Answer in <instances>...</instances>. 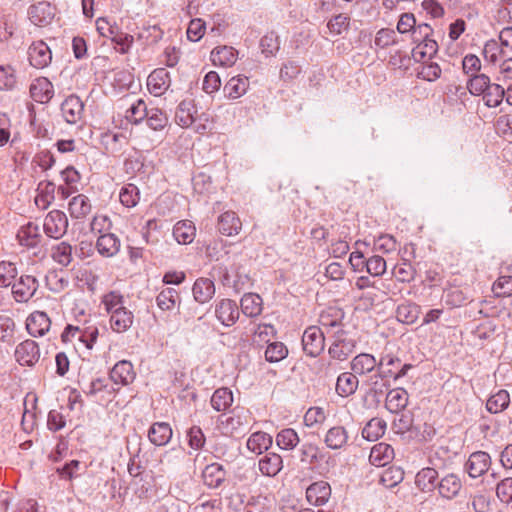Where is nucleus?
Instances as JSON below:
<instances>
[{
  "mask_svg": "<svg viewBox=\"0 0 512 512\" xmlns=\"http://www.w3.org/2000/svg\"><path fill=\"white\" fill-rule=\"evenodd\" d=\"M484 59L492 64L497 63L503 56H505V52L501 45L497 40L491 39L488 40L482 51Z\"/></svg>",
  "mask_w": 512,
  "mask_h": 512,
  "instance_id": "45",
  "label": "nucleus"
},
{
  "mask_svg": "<svg viewBox=\"0 0 512 512\" xmlns=\"http://www.w3.org/2000/svg\"><path fill=\"white\" fill-rule=\"evenodd\" d=\"M147 113L148 108L146 103L142 99H139L127 110L126 119L133 124H139L146 118Z\"/></svg>",
  "mask_w": 512,
  "mask_h": 512,
  "instance_id": "51",
  "label": "nucleus"
},
{
  "mask_svg": "<svg viewBox=\"0 0 512 512\" xmlns=\"http://www.w3.org/2000/svg\"><path fill=\"white\" fill-rule=\"evenodd\" d=\"M51 325L50 318L46 313L35 311L29 315L26 321V329L33 337H41L49 331Z\"/></svg>",
  "mask_w": 512,
  "mask_h": 512,
  "instance_id": "12",
  "label": "nucleus"
},
{
  "mask_svg": "<svg viewBox=\"0 0 512 512\" xmlns=\"http://www.w3.org/2000/svg\"><path fill=\"white\" fill-rule=\"evenodd\" d=\"M302 345L308 356H318L325 347L324 332L316 326L308 327L303 333Z\"/></svg>",
  "mask_w": 512,
  "mask_h": 512,
  "instance_id": "3",
  "label": "nucleus"
},
{
  "mask_svg": "<svg viewBox=\"0 0 512 512\" xmlns=\"http://www.w3.org/2000/svg\"><path fill=\"white\" fill-rule=\"evenodd\" d=\"M216 316L223 325H233L239 317V310L236 302L230 299L221 300L216 307Z\"/></svg>",
  "mask_w": 512,
  "mask_h": 512,
  "instance_id": "15",
  "label": "nucleus"
},
{
  "mask_svg": "<svg viewBox=\"0 0 512 512\" xmlns=\"http://www.w3.org/2000/svg\"><path fill=\"white\" fill-rule=\"evenodd\" d=\"M331 496V487L325 481L312 483L306 490L307 501L314 506H322Z\"/></svg>",
  "mask_w": 512,
  "mask_h": 512,
  "instance_id": "13",
  "label": "nucleus"
},
{
  "mask_svg": "<svg viewBox=\"0 0 512 512\" xmlns=\"http://www.w3.org/2000/svg\"><path fill=\"white\" fill-rule=\"evenodd\" d=\"M96 247L103 256H113L119 251L120 241L112 233H106L99 236Z\"/></svg>",
  "mask_w": 512,
  "mask_h": 512,
  "instance_id": "36",
  "label": "nucleus"
},
{
  "mask_svg": "<svg viewBox=\"0 0 512 512\" xmlns=\"http://www.w3.org/2000/svg\"><path fill=\"white\" fill-rule=\"evenodd\" d=\"M205 33V22L196 18L190 21L188 29H187V38L190 41L197 42L199 41Z\"/></svg>",
  "mask_w": 512,
  "mask_h": 512,
  "instance_id": "62",
  "label": "nucleus"
},
{
  "mask_svg": "<svg viewBox=\"0 0 512 512\" xmlns=\"http://www.w3.org/2000/svg\"><path fill=\"white\" fill-rule=\"evenodd\" d=\"M197 113L194 101L191 99L182 100L176 111V121L181 127H190L195 122Z\"/></svg>",
  "mask_w": 512,
  "mask_h": 512,
  "instance_id": "23",
  "label": "nucleus"
},
{
  "mask_svg": "<svg viewBox=\"0 0 512 512\" xmlns=\"http://www.w3.org/2000/svg\"><path fill=\"white\" fill-rule=\"evenodd\" d=\"M233 403L232 392L228 388L217 389L211 397V405L216 411H225Z\"/></svg>",
  "mask_w": 512,
  "mask_h": 512,
  "instance_id": "42",
  "label": "nucleus"
},
{
  "mask_svg": "<svg viewBox=\"0 0 512 512\" xmlns=\"http://www.w3.org/2000/svg\"><path fill=\"white\" fill-rule=\"evenodd\" d=\"M481 95L486 106L495 108L502 103L505 97V89L497 83H490L489 87Z\"/></svg>",
  "mask_w": 512,
  "mask_h": 512,
  "instance_id": "39",
  "label": "nucleus"
},
{
  "mask_svg": "<svg viewBox=\"0 0 512 512\" xmlns=\"http://www.w3.org/2000/svg\"><path fill=\"white\" fill-rule=\"evenodd\" d=\"M496 496L501 503H512V477H506L497 483Z\"/></svg>",
  "mask_w": 512,
  "mask_h": 512,
  "instance_id": "55",
  "label": "nucleus"
},
{
  "mask_svg": "<svg viewBox=\"0 0 512 512\" xmlns=\"http://www.w3.org/2000/svg\"><path fill=\"white\" fill-rule=\"evenodd\" d=\"M387 423L382 418H372L362 429V437L368 441H377L386 431Z\"/></svg>",
  "mask_w": 512,
  "mask_h": 512,
  "instance_id": "31",
  "label": "nucleus"
},
{
  "mask_svg": "<svg viewBox=\"0 0 512 512\" xmlns=\"http://www.w3.org/2000/svg\"><path fill=\"white\" fill-rule=\"evenodd\" d=\"M348 441V433L342 426H335L330 428L326 435L324 442L330 449H341Z\"/></svg>",
  "mask_w": 512,
  "mask_h": 512,
  "instance_id": "35",
  "label": "nucleus"
},
{
  "mask_svg": "<svg viewBox=\"0 0 512 512\" xmlns=\"http://www.w3.org/2000/svg\"><path fill=\"white\" fill-rule=\"evenodd\" d=\"M438 472L431 467L420 470L415 476L416 486L423 492H430L437 487Z\"/></svg>",
  "mask_w": 512,
  "mask_h": 512,
  "instance_id": "30",
  "label": "nucleus"
},
{
  "mask_svg": "<svg viewBox=\"0 0 512 512\" xmlns=\"http://www.w3.org/2000/svg\"><path fill=\"white\" fill-rule=\"evenodd\" d=\"M367 272L372 276H380L386 271V261L379 255H374L366 260Z\"/></svg>",
  "mask_w": 512,
  "mask_h": 512,
  "instance_id": "60",
  "label": "nucleus"
},
{
  "mask_svg": "<svg viewBox=\"0 0 512 512\" xmlns=\"http://www.w3.org/2000/svg\"><path fill=\"white\" fill-rule=\"evenodd\" d=\"M120 202L128 207H135L140 200V192L136 185L127 184L123 186L119 193Z\"/></svg>",
  "mask_w": 512,
  "mask_h": 512,
  "instance_id": "43",
  "label": "nucleus"
},
{
  "mask_svg": "<svg viewBox=\"0 0 512 512\" xmlns=\"http://www.w3.org/2000/svg\"><path fill=\"white\" fill-rule=\"evenodd\" d=\"M39 357V347L33 340H26L16 347L15 358L20 365L32 366L38 362Z\"/></svg>",
  "mask_w": 512,
  "mask_h": 512,
  "instance_id": "10",
  "label": "nucleus"
},
{
  "mask_svg": "<svg viewBox=\"0 0 512 512\" xmlns=\"http://www.w3.org/2000/svg\"><path fill=\"white\" fill-rule=\"evenodd\" d=\"M263 300L260 295L249 292L241 298L242 312L249 317H256L262 312Z\"/></svg>",
  "mask_w": 512,
  "mask_h": 512,
  "instance_id": "33",
  "label": "nucleus"
},
{
  "mask_svg": "<svg viewBox=\"0 0 512 512\" xmlns=\"http://www.w3.org/2000/svg\"><path fill=\"white\" fill-rule=\"evenodd\" d=\"M326 419L325 412L320 407H311L304 415V423L307 427L322 424Z\"/></svg>",
  "mask_w": 512,
  "mask_h": 512,
  "instance_id": "63",
  "label": "nucleus"
},
{
  "mask_svg": "<svg viewBox=\"0 0 512 512\" xmlns=\"http://www.w3.org/2000/svg\"><path fill=\"white\" fill-rule=\"evenodd\" d=\"M249 412L244 409H234L232 415L223 414L219 417L221 429L226 434H232L242 426L248 425Z\"/></svg>",
  "mask_w": 512,
  "mask_h": 512,
  "instance_id": "7",
  "label": "nucleus"
},
{
  "mask_svg": "<svg viewBox=\"0 0 512 512\" xmlns=\"http://www.w3.org/2000/svg\"><path fill=\"white\" fill-rule=\"evenodd\" d=\"M510 403V395L506 390H499L490 396L486 402V409L493 414L504 411Z\"/></svg>",
  "mask_w": 512,
  "mask_h": 512,
  "instance_id": "38",
  "label": "nucleus"
},
{
  "mask_svg": "<svg viewBox=\"0 0 512 512\" xmlns=\"http://www.w3.org/2000/svg\"><path fill=\"white\" fill-rule=\"evenodd\" d=\"M84 104L76 95L68 96L61 104V112L68 124H76L82 119Z\"/></svg>",
  "mask_w": 512,
  "mask_h": 512,
  "instance_id": "9",
  "label": "nucleus"
},
{
  "mask_svg": "<svg viewBox=\"0 0 512 512\" xmlns=\"http://www.w3.org/2000/svg\"><path fill=\"white\" fill-rule=\"evenodd\" d=\"M171 84L169 72L165 68H157L150 73L147 79V87L155 96L163 95Z\"/></svg>",
  "mask_w": 512,
  "mask_h": 512,
  "instance_id": "8",
  "label": "nucleus"
},
{
  "mask_svg": "<svg viewBox=\"0 0 512 512\" xmlns=\"http://www.w3.org/2000/svg\"><path fill=\"white\" fill-rule=\"evenodd\" d=\"M91 203L84 194L74 196L69 202L68 210L72 218L82 219L91 212Z\"/></svg>",
  "mask_w": 512,
  "mask_h": 512,
  "instance_id": "29",
  "label": "nucleus"
},
{
  "mask_svg": "<svg viewBox=\"0 0 512 512\" xmlns=\"http://www.w3.org/2000/svg\"><path fill=\"white\" fill-rule=\"evenodd\" d=\"M491 83L490 78L483 73H478L470 76L467 82V88L472 95L480 96L485 92Z\"/></svg>",
  "mask_w": 512,
  "mask_h": 512,
  "instance_id": "46",
  "label": "nucleus"
},
{
  "mask_svg": "<svg viewBox=\"0 0 512 512\" xmlns=\"http://www.w3.org/2000/svg\"><path fill=\"white\" fill-rule=\"evenodd\" d=\"M462 488V482L455 474H448L437 484V489L441 497L451 500L458 496Z\"/></svg>",
  "mask_w": 512,
  "mask_h": 512,
  "instance_id": "17",
  "label": "nucleus"
},
{
  "mask_svg": "<svg viewBox=\"0 0 512 512\" xmlns=\"http://www.w3.org/2000/svg\"><path fill=\"white\" fill-rule=\"evenodd\" d=\"M135 371L130 361L121 360L117 362L110 371V379L115 384L128 385L135 379Z\"/></svg>",
  "mask_w": 512,
  "mask_h": 512,
  "instance_id": "14",
  "label": "nucleus"
},
{
  "mask_svg": "<svg viewBox=\"0 0 512 512\" xmlns=\"http://www.w3.org/2000/svg\"><path fill=\"white\" fill-rule=\"evenodd\" d=\"M147 125L155 131L164 129L168 124V116L158 108L148 109L146 116Z\"/></svg>",
  "mask_w": 512,
  "mask_h": 512,
  "instance_id": "44",
  "label": "nucleus"
},
{
  "mask_svg": "<svg viewBox=\"0 0 512 512\" xmlns=\"http://www.w3.org/2000/svg\"><path fill=\"white\" fill-rule=\"evenodd\" d=\"M396 317L402 323L412 324L419 317V307L415 304H401L397 307Z\"/></svg>",
  "mask_w": 512,
  "mask_h": 512,
  "instance_id": "47",
  "label": "nucleus"
},
{
  "mask_svg": "<svg viewBox=\"0 0 512 512\" xmlns=\"http://www.w3.org/2000/svg\"><path fill=\"white\" fill-rule=\"evenodd\" d=\"M272 444V437L265 432H255L247 440V448L255 453L262 454Z\"/></svg>",
  "mask_w": 512,
  "mask_h": 512,
  "instance_id": "37",
  "label": "nucleus"
},
{
  "mask_svg": "<svg viewBox=\"0 0 512 512\" xmlns=\"http://www.w3.org/2000/svg\"><path fill=\"white\" fill-rule=\"evenodd\" d=\"M374 43L376 47L381 49L395 45L397 43L395 31L389 28L380 29L376 34Z\"/></svg>",
  "mask_w": 512,
  "mask_h": 512,
  "instance_id": "56",
  "label": "nucleus"
},
{
  "mask_svg": "<svg viewBox=\"0 0 512 512\" xmlns=\"http://www.w3.org/2000/svg\"><path fill=\"white\" fill-rule=\"evenodd\" d=\"M30 95L38 103H48L54 96V86L45 77L37 78L30 85Z\"/></svg>",
  "mask_w": 512,
  "mask_h": 512,
  "instance_id": "11",
  "label": "nucleus"
},
{
  "mask_svg": "<svg viewBox=\"0 0 512 512\" xmlns=\"http://www.w3.org/2000/svg\"><path fill=\"white\" fill-rule=\"evenodd\" d=\"M67 228L68 218L60 210H52L44 218L43 230L50 238L60 239L66 233Z\"/></svg>",
  "mask_w": 512,
  "mask_h": 512,
  "instance_id": "2",
  "label": "nucleus"
},
{
  "mask_svg": "<svg viewBox=\"0 0 512 512\" xmlns=\"http://www.w3.org/2000/svg\"><path fill=\"white\" fill-rule=\"evenodd\" d=\"M397 249L396 239L389 234L380 235L374 240V250L382 253H390Z\"/></svg>",
  "mask_w": 512,
  "mask_h": 512,
  "instance_id": "57",
  "label": "nucleus"
},
{
  "mask_svg": "<svg viewBox=\"0 0 512 512\" xmlns=\"http://www.w3.org/2000/svg\"><path fill=\"white\" fill-rule=\"evenodd\" d=\"M404 479V471L399 467H389L381 475V483L392 488L402 482Z\"/></svg>",
  "mask_w": 512,
  "mask_h": 512,
  "instance_id": "53",
  "label": "nucleus"
},
{
  "mask_svg": "<svg viewBox=\"0 0 512 512\" xmlns=\"http://www.w3.org/2000/svg\"><path fill=\"white\" fill-rule=\"evenodd\" d=\"M157 304L162 310H169L179 300L177 290H161L157 296Z\"/></svg>",
  "mask_w": 512,
  "mask_h": 512,
  "instance_id": "58",
  "label": "nucleus"
},
{
  "mask_svg": "<svg viewBox=\"0 0 512 512\" xmlns=\"http://www.w3.org/2000/svg\"><path fill=\"white\" fill-rule=\"evenodd\" d=\"M56 9L47 1H40L29 7L28 15L31 22L36 26H47L55 17Z\"/></svg>",
  "mask_w": 512,
  "mask_h": 512,
  "instance_id": "4",
  "label": "nucleus"
},
{
  "mask_svg": "<svg viewBox=\"0 0 512 512\" xmlns=\"http://www.w3.org/2000/svg\"><path fill=\"white\" fill-rule=\"evenodd\" d=\"M133 323V315L125 307L113 310L110 317V325L117 333L125 332Z\"/></svg>",
  "mask_w": 512,
  "mask_h": 512,
  "instance_id": "27",
  "label": "nucleus"
},
{
  "mask_svg": "<svg viewBox=\"0 0 512 512\" xmlns=\"http://www.w3.org/2000/svg\"><path fill=\"white\" fill-rule=\"evenodd\" d=\"M394 458V449L387 443H378L370 451L369 461L372 465L382 467Z\"/></svg>",
  "mask_w": 512,
  "mask_h": 512,
  "instance_id": "21",
  "label": "nucleus"
},
{
  "mask_svg": "<svg viewBox=\"0 0 512 512\" xmlns=\"http://www.w3.org/2000/svg\"><path fill=\"white\" fill-rule=\"evenodd\" d=\"M299 441L297 432L292 428H285L276 435V444L282 450L294 449Z\"/></svg>",
  "mask_w": 512,
  "mask_h": 512,
  "instance_id": "41",
  "label": "nucleus"
},
{
  "mask_svg": "<svg viewBox=\"0 0 512 512\" xmlns=\"http://www.w3.org/2000/svg\"><path fill=\"white\" fill-rule=\"evenodd\" d=\"M242 223L233 211H226L219 216L218 230L226 236H233L239 233Z\"/></svg>",
  "mask_w": 512,
  "mask_h": 512,
  "instance_id": "20",
  "label": "nucleus"
},
{
  "mask_svg": "<svg viewBox=\"0 0 512 512\" xmlns=\"http://www.w3.org/2000/svg\"><path fill=\"white\" fill-rule=\"evenodd\" d=\"M351 370L358 375L369 373L377 366L376 359L368 353H361L353 358L350 363Z\"/></svg>",
  "mask_w": 512,
  "mask_h": 512,
  "instance_id": "34",
  "label": "nucleus"
},
{
  "mask_svg": "<svg viewBox=\"0 0 512 512\" xmlns=\"http://www.w3.org/2000/svg\"><path fill=\"white\" fill-rule=\"evenodd\" d=\"M408 392L403 388H395L387 393L385 407L391 413L397 414L408 405Z\"/></svg>",
  "mask_w": 512,
  "mask_h": 512,
  "instance_id": "18",
  "label": "nucleus"
},
{
  "mask_svg": "<svg viewBox=\"0 0 512 512\" xmlns=\"http://www.w3.org/2000/svg\"><path fill=\"white\" fill-rule=\"evenodd\" d=\"M249 88V79L243 75H237L229 79L223 87L224 96L228 99H238L243 96Z\"/></svg>",
  "mask_w": 512,
  "mask_h": 512,
  "instance_id": "16",
  "label": "nucleus"
},
{
  "mask_svg": "<svg viewBox=\"0 0 512 512\" xmlns=\"http://www.w3.org/2000/svg\"><path fill=\"white\" fill-rule=\"evenodd\" d=\"M16 84L14 69L7 66H0V90H12Z\"/></svg>",
  "mask_w": 512,
  "mask_h": 512,
  "instance_id": "59",
  "label": "nucleus"
},
{
  "mask_svg": "<svg viewBox=\"0 0 512 512\" xmlns=\"http://www.w3.org/2000/svg\"><path fill=\"white\" fill-rule=\"evenodd\" d=\"M17 239L23 246L36 247L42 239L40 227L31 222L22 226L17 233Z\"/></svg>",
  "mask_w": 512,
  "mask_h": 512,
  "instance_id": "22",
  "label": "nucleus"
},
{
  "mask_svg": "<svg viewBox=\"0 0 512 512\" xmlns=\"http://www.w3.org/2000/svg\"><path fill=\"white\" fill-rule=\"evenodd\" d=\"M202 477L204 483L212 488H216L222 484L225 480V471L222 465L218 463H212L207 465L203 472Z\"/></svg>",
  "mask_w": 512,
  "mask_h": 512,
  "instance_id": "32",
  "label": "nucleus"
},
{
  "mask_svg": "<svg viewBox=\"0 0 512 512\" xmlns=\"http://www.w3.org/2000/svg\"><path fill=\"white\" fill-rule=\"evenodd\" d=\"M17 270L11 262H0V288H15L17 286Z\"/></svg>",
  "mask_w": 512,
  "mask_h": 512,
  "instance_id": "40",
  "label": "nucleus"
},
{
  "mask_svg": "<svg viewBox=\"0 0 512 512\" xmlns=\"http://www.w3.org/2000/svg\"><path fill=\"white\" fill-rule=\"evenodd\" d=\"M343 313L339 309L330 308L320 315V324L330 332L331 329L341 326Z\"/></svg>",
  "mask_w": 512,
  "mask_h": 512,
  "instance_id": "50",
  "label": "nucleus"
},
{
  "mask_svg": "<svg viewBox=\"0 0 512 512\" xmlns=\"http://www.w3.org/2000/svg\"><path fill=\"white\" fill-rule=\"evenodd\" d=\"M349 26L350 17L344 13L333 16L327 23V28L332 35L342 34L349 29Z\"/></svg>",
  "mask_w": 512,
  "mask_h": 512,
  "instance_id": "49",
  "label": "nucleus"
},
{
  "mask_svg": "<svg viewBox=\"0 0 512 512\" xmlns=\"http://www.w3.org/2000/svg\"><path fill=\"white\" fill-rule=\"evenodd\" d=\"M358 385L359 380L355 374L344 372L338 376L335 390L340 397H349L357 391Z\"/></svg>",
  "mask_w": 512,
  "mask_h": 512,
  "instance_id": "24",
  "label": "nucleus"
},
{
  "mask_svg": "<svg viewBox=\"0 0 512 512\" xmlns=\"http://www.w3.org/2000/svg\"><path fill=\"white\" fill-rule=\"evenodd\" d=\"M433 35L432 27L427 23L415 24L412 32L411 39L414 43H422L425 39Z\"/></svg>",
  "mask_w": 512,
  "mask_h": 512,
  "instance_id": "64",
  "label": "nucleus"
},
{
  "mask_svg": "<svg viewBox=\"0 0 512 512\" xmlns=\"http://www.w3.org/2000/svg\"><path fill=\"white\" fill-rule=\"evenodd\" d=\"M28 59L33 67L43 69L51 63L52 53L45 42L37 41L30 45Z\"/></svg>",
  "mask_w": 512,
  "mask_h": 512,
  "instance_id": "6",
  "label": "nucleus"
},
{
  "mask_svg": "<svg viewBox=\"0 0 512 512\" xmlns=\"http://www.w3.org/2000/svg\"><path fill=\"white\" fill-rule=\"evenodd\" d=\"M283 468V460L279 454L269 452L259 460V470L265 476L274 477Z\"/></svg>",
  "mask_w": 512,
  "mask_h": 512,
  "instance_id": "25",
  "label": "nucleus"
},
{
  "mask_svg": "<svg viewBox=\"0 0 512 512\" xmlns=\"http://www.w3.org/2000/svg\"><path fill=\"white\" fill-rule=\"evenodd\" d=\"M287 354L288 349L282 342H272L266 348L265 358L268 362L275 363L283 360Z\"/></svg>",
  "mask_w": 512,
  "mask_h": 512,
  "instance_id": "52",
  "label": "nucleus"
},
{
  "mask_svg": "<svg viewBox=\"0 0 512 512\" xmlns=\"http://www.w3.org/2000/svg\"><path fill=\"white\" fill-rule=\"evenodd\" d=\"M355 347V339L347 331L339 329L334 334V341L329 347L328 353L332 359L344 361L354 352Z\"/></svg>",
  "mask_w": 512,
  "mask_h": 512,
  "instance_id": "1",
  "label": "nucleus"
},
{
  "mask_svg": "<svg viewBox=\"0 0 512 512\" xmlns=\"http://www.w3.org/2000/svg\"><path fill=\"white\" fill-rule=\"evenodd\" d=\"M196 235V228L192 221L182 220L177 222L173 228V236L179 244L191 243Z\"/></svg>",
  "mask_w": 512,
  "mask_h": 512,
  "instance_id": "28",
  "label": "nucleus"
},
{
  "mask_svg": "<svg viewBox=\"0 0 512 512\" xmlns=\"http://www.w3.org/2000/svg\"><path fill=\"white\" fill-rule=\"evenodd\" d=\"M438 51V43L435 39L431 37L425 39L422 43L417 44L416 48L413 50L414 56L416 57L418 54L420 58H432Z\"/></svg>",
  "mask_w": 512,
  "mask_h": 512,
  "instance_id": "54",
  "label": "nucleus"
},
{
  "mask_svg": "<svg viewBox=\"0 0 512 512\" xmlns=\"http://www.w3.org/2000/svg\"><path fill=\"white\" fill-rule=\"evenodd\" d=\"M462 69L467 76L478 74L481 70V61L474 54H467L462 59Z\"/></svg>",
  "mask_w": 512,
  "mask_h": 512,
  "instance_id": "61",
  "label": "nucleus"
},
{
  "mask_svg": "<svg viewBox=\"0 0 512 512\" xmlns=\"http://www.w3.org/2000/svg\"><path fill=\"white\" fill-rule=\"evenodd\" d=\"M172 437V429L166 422L154 423L149 431L148 438L150 442L156 446L166 445Z\"/></svg>",
  "mask_w": 512,
  "mask_h": 512,
  "instance_id": "26",
  "label": "nucleus"
},
{
  "mask_svg": "<svg viewBox=\"0 0 512 512\" xmlns=\"http://www.w3.org/2000/svg\"><path fill=\"white\" fill-rule=\"evenodd\" d=\"M491 466V457L487 452H473L465 463V470L471 478L484 475Z\"/></svg>",
  "mask_w": 512,
  "mask_h": 512,
  "instance_id": "5",
  "label": "nucleus"
},
{
  "mask_svg": "<svg viewBox=\"0 0 512 512\" xmlns=\"http://www.w3.org/2000/svg\"><path fill=\"white\" fill-rule=\"evenodd\" d=\"M238 59V51L231 46L216 47L211 52V60L215 66L231 67Z\"/></svg>",
  "mask_w": 512,
  "mask_h": 512,
  "instance_id": "19",
  "label": "nucleus"
},
{
  "mask_svg": "<svg viewBox=\"0 0 512 512\" xmlns=\"http://www.w3.org/2000/svg\"><path fill=\"white\" fill-rule=\"evenodd\" d=\"M52 258L62 266H68L72 261V247L67 242H61L52 248Z\"/></svg>",
  "mask_w": 512,
  "mask_h": 512,
  "instance_id": "48",
  "label": "nucleus"
}]
</instances>
